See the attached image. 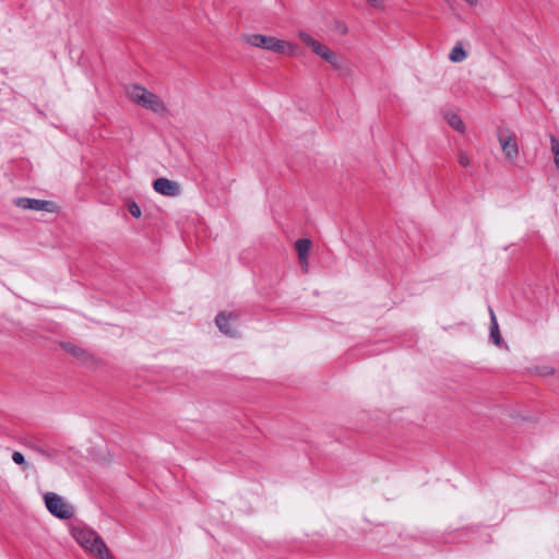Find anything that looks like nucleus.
Listing matches in <instances>:
<instances>
[{
  "label": "nucleus",
  "instance_id": "nucleus-1",
  "mask_svg": "<svg viewBox=\"0 0 559 559\" xmlns=\"http://www.w3.org/2000/svg\"><path fill=\"white\" fill-rule=\"evenodd\" d=\"M73 538L86 550L99 559H109L110 552L102 537L92 528L75 526L72 528Z\"/></svg>",
  "mask_w": 559,
  "mask_h": 559
},
{
  "label": "nucleus",
  "instance_id": "nucleus-2",
  "mask_svg": "<svg viewBox=\"0 0 559 559\" xmlns=\"http://www.w3.org/2000/svg\"><path fill=\"white\" fill-rule=\"evenodd\" d=\"M243 40L250 46L281 55L295 56L297 53L296 45L273 36H266L262 34H248L243 36Z\"/></svg>",
  "mask_w": 559,
  "mask_h": 559
},
{
  "label": "nucleus",
  "instance_id": "nucleus-3",
  "mask_svg": "<svg viewBox=\"0 0 559 559\" xmlns=\"http://www.w3.org/2000/svg\"><path fill=\"white\" fill-rule=\"evenodd\" d=\"M44 501L47 510L58 519L69 520L74 514L73 507L67 503L62 497L55 492L45 493Z\"/></svg>",
  "mask_w": 559,
  "mask_h": 559
},
{
  "label": "nucleus",
  "instance_id": "nucleus-4",
  "mask_svg": "<svg viewBox=\"0 0 559 559\" xmlns=\"http://www.w3.org/2000/svg\"><path fill=\"white\" fill-rule=\"evenodd\" d=\"M142 108L150 110L158 117H165L168 108L165 102L156 94L142 87Z\"/></svg>",
  "mask_w": 559,
  "mask_h": 559
},
{
  "label": "nucleus",
  "instance_id": "nucleus-5",
  "mask_svg": "<svg viewBox=\"0 0 559 559\" xmlns=\"http://www.w3.org/2000/svg\"><path fill=\"white\" fill-rule=\"evenodd\" d=\"M14 204L23 210L45 211L53 213L57 211V205L51 201L37 200L29 198H17Z\"/></svg>",
  "mask_w": 559,
  "mask_h": 559
},
{
  "label": "nucleus",
  "instance_id": "nucleus-6",
  "mask_svg": "<svg viewBox=\"0 0 559 559\" xmlns=\"http://www.w3.org/2000/svg\"><path fill=\"white\" fill-rule=\"evenodd\" d=\"M498 141L501 145V150L504 156L509 160H514L519 155V146L511 132L500 130L498 132Z\"/></svg>",
  "mask_w": 559,
  "mask_h": 559
},
{
  "label": "nucleus",
  "instance_id": "nucleus-7",
  "mask_svg": "<svg viewBox=\"0 0 559 559\" xmlns=\"http://www.w3.org/2000/svg\"><path fill=\"white\" fill-rule=\"evenodd\" d=\"M154 190L166 197H177L180 194V186L173 180L167 178H158L153 182Z\"/></svg>",
  "mask_w": 559,
  "mask_h": 559
},
{
  "label": "nucleus",
  "instance_id": "nucleus-8",
  "mask_svg": "<svg viewBox=\"0 0 559 559\" xmlns=\"http://www.w3.org/2000/svg\"><path fill=\"white\" fill-rule=\"evenodd\" d=\"M237 316L234 313L219 312L216 316L215 322L222 333L227 336L235 337L237 335L236 328L230 323L231 320H237Z\"/></svg>",
  "mask_w": 559,
  "mask_h": 559
},
{
  "label": "nucleus",
  "instance_id": "nucleus-9",
  "mask_svg": "<svg viewBox=\"0 0 559 559\" xmlns=\"http://www.w3.org/2000/svg\"><path fill=\"white\" fill-rule=\"evenodd\" d=\"M311 49L316 55L320 56L323 60L329 62L335 69L340 68V63H338V59H337L336 55L330 48H328L325 45L317 41Z\"/></svg>",
  "mask_w": 559,
  "mask_h": 559
},
{
  "label": "nucleus",
  "instance_id": "nucleus-10",
  "mask_svg": "<svg viewBox=\"0 0 559 559\" xmlns=\"http://www.w3.org/2000/svg\"><path fill=\"white\" fill-rule=\"evenodd\" d=\"M311 241L309 239H299L296 242V249L298 252L299 261L302 265L307 264L308 261V254L311 249Z\"/></svg>",
  "mask_w": 559,
  "mask_h": 559
},
{
  "label": "nucleus",
  "instance_id": "nucleus-11",
  "mask_svg": "<svg viewBox=\"0 0 559 559\" xmlns=\"http://www.w3.org/2000/svg\"><path fill=\"white\" fill-rule=\"evenodd\" d=\"M444 119L457 132L463 133L465 131V126L457 114L447 111L444 114Z\"/></svg>",
  "mask_w": 559,
  "mask_h": 559
},
{
  "label": "nucleus",
  "instance_id": "nucleus-12",
  "mask_svg": "<svg viewBox=\"0 0 559 559\" xmlns=\"http://www.w3.org/2000/svg\"><path fill=\"white\" fill-rule=\"evenodd\" d=\"M489 313H490V336H491L492 341L495 342V344L500 345L501 344V335L499 332L497 318L491 308H489Z\"/></svg>",
  "mask_w": 559,
  "mask_h": 559
},
{
  "label": "nucleus",
  "instance_id": "nucleus-13",
  "mask_svg": "<svg viewBox=\"0 0 559 559\" xmlns=\"http://www.w3.org/2000/svg\"><path fill=\"white\" fill-rule=\"evenodd\" d=\"M61 346L66 352H68L69 354H71L72 356H74L79 359H85L87 357L86 350L75 344L67 342V343H62Z\"/></svg>",
  "mask_w": 559,
  "mask_h": 559
},
{
  "label": "nucleus",
  "instance_id": "nucleus-14",
  "mask_svg": "<svg viewBox=\"0 0 559 559\" xmlns=\"http://www.w3.org/2000/svg\"><path fill=\"white\" fill-rule=\"evenodd\" d=\"M449 58L452 62H462L467 58V52L462 45L457 44L452 48Z\"/></svg>",
  "mask_w": 559,
  "mask_h": 559
},
{
  "label": "nucleus",
  "instance_id": "nucleus-15",
  "mask_svg": "<svg viewBox=\"0 0 559 559\" xmlns=\"http://www.w3.org/2000/svg\"><path fill=\"white\" fill-rule=\"evenodd\" d=\"M27 447L35 453H37L48 460H52L55 457V454L52 453V451H50L49 449L44 448L37 443L29 442V443H27Z\"/></svg>",
  "mask_w": 559,
  "mask_h": 559
},
{
  "label": "nucleus",
  "instance_id": "nucleus-16",
  "mask_svg": "<svg viewBox=\"0 0 559 559\" xmlns=\"http://www.w3.org/2000/svg\"><path fill=\"white\" fill-rule=\"evenodd\" d=\"M12 460H13V462L16 465L22 466L23 469H27L28 468V464L26 463L25 457H24V455L21 452L14 451L13 454H12Z\"/></svg>",
  "mask_w": 559,
  "mask_h": 559
},
{
  "label": "nucleus",
  "instance_id": "nucleus-17",
  "mask_svg": "<svg viewBox=\"0 0 559 559\" xmlns=\"http://www.w3.org/2000/svg\"><path fill=\"white\" fill-rule=\"evenodd\" d=\"M299 38L301 39L302 43H305L307 46H309L310 48H312L314 46V44L318 41L316 40L311 35H309L308 33L306 32H300L298 34Z\"/></svg>",
  "mask_w": 559,
  "mask_h": 559
},
{
  "label": "nucleus",
  "instance_id": "nucleus-18",
  "mask_svg": "<svg viewBox=\"0 0 559 559\" xmlns=\"http://www.w3.org/2000/svg\"><path fill=\"white\" fill-rule=\"evenodd\" d=\"M128 94L134 103L140 104V86L139 85H133L132 88L128 91Z\"/></svg>",
  "mask_w": 559,
  "mask_h": 559
},
{
  "label": "nucleus",
  "instance_id": "nucleus-19",
  "mask_svg": "<svg viewBox=\"0 0 559 559\" xmlns=\"http://www.w3.org/2000/svg\"><path fill=\"white\" fill-rule=\"evenodd\" d=\"M128 209H129V212L132 214V216L140 217V206L138 205V203L135 201H129Z\"/></svg>",
  "mask_w": 559,
  "mask_h": 559
},
{
  "label": "nucleus",
  "instance_id": "nucleus-20",
  "mask_svg": "<svg viewBox=\"0 0 559 559\" xmlns=\"http://www.w3.org/2000/svg\"><path fill=\"white\" fill-rule=\"evenodd\" d=\"M459 163L463 167H468L471 165V158L468 157L466 152H464V151L459 152Z\"/></svg>",
  "mask_w": 559,
  "mask_h": 559
},
{
  "label": "nucleus",
  "instance_id": "nucleus-21",
  "mask_svg": "<svg viewBox=\"0 0 559 559\" xmlns=\"http://www.w3.org/2000/svg\"><path fill=\"white\" fill-rule=\"evenodd\" d=\"M550 150L554 155L559 153V139L554 134L550 135Z\"/></svg>",
  "mask_w": 559,
  "mask_h": 559
},
{
  "label": "nucleus",
  "instance_id": "nucleus-22",
  "mask_svg": "<svg viewBox=\"0 0 559 559\" xmlns=\"http://www.w3.org/2000/svg\"><path fill=\"white\" fill-rule=\"evenodd\" d=\"M554 163L559 170V153L554 155Z\"/></svg>",
  "mask_w": 559,
  "mask_h": 559
}]
</instances>
